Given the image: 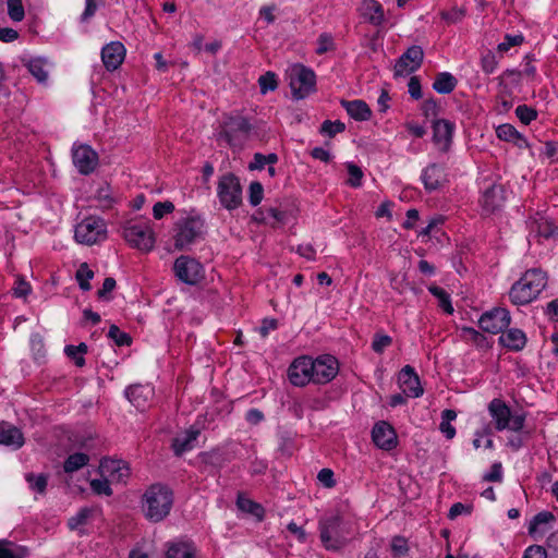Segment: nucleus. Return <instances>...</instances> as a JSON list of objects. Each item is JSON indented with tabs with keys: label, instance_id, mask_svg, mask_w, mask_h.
Returning a JSON list of instances; mask_svg holds the SVG:
<instances>
[{
	"label": "nucleus",
	"instance_id": "ddd939ff",
	"mask_svg": "<svg viewBox=\"0 0 558 558\" xmlns=\"http://www.w3.org/2000/svg\"><path fill=\"white\" fill-rule=\"evenodd\" d=\"M544 289L539 282L535 281H515L509 291L510 300L515 305H525L537 298Z\"/></svg>",
	"mask_w": 558,
	"mask_h": 558
},
{
	"label": "nucleus",
	"instance_id": "c85d7f7f",
	"mask_svg": "<svg viewBox=\"0 0 558 558\" xmlns=\"http://www.w3.org/2000/svg\"><path fill=\"white\" fill-rule=\"evenodd\" d=\"M496 135L499 140L513 143L520 148L527 146L526 138L511 124L505 123L499 125L496 129Z\"/></svg>",
	"mask_w": 558,
	"mask_h": 558
},
{
	"label": "nucleus",
	"instance_id": "0eeeda50",
	"mask_svg": "<svg viewBox=\"0 0 558 558\" xmlns=\"http://www.w3.org/2000/svg\"><path fill=\"white\" fill-rule=\"evenodd\" d=\"M74 238L78 243L93 245L107 238V227L98 217H87L76 225Z\"/></svg>",
	"mask_w": 558,
	"mask_h": 558
},
{
	"label": "nucleus",
	"instance_id": "b1692460",
	"mask_svg": "<svg viewBox=\"0 0 558 558\" xmlns=\"http://www.w3.org/2000/svg\"><path fill=\"white\" fill-rule=\"evenodd\" d=\"M526 340L525 333L518 328H511L499 337L502 347L515 352L524 349Z\"/></svg>",
	"mask_w": 558,
	"mask_h": 558
},
{
	"label": "nucleus",
	"instance_id": "6e6552de",
	"mask_svg": "<svg viewBox=\"0 0 558 558\" xmlns=\"http://www.w3.org/2000/svg\"><path fill=\"white\" fill-rule=\"evenodd\" d=\"M289 80L292 94L298 99H302L313 92L316 83L314 71L302 64H294L290 68Z\"/></svg>",
	"mask_w": 558,
	"mask_h": 558
},
{
	"label": "nucleus",
	"instance_id": "72a5a7b5",
	"mask_svg": "<svg viewBox=\"0 0 558 558\" xmlns=\"http://www.w3.org/2000/svg\"><path fill=\"white\" fill-rule=\"evenodd\" d=\"M89 462V456L83 452H75L70 454L63 462V470L65 473H74Z\"/></svg>",
	"mask_w": 558,
	"mask_h": 558
},
{
	"label": "nucleus",
	"instance_id": "412c9836",
	"mask_svg": "<svg viewBox=\"0 0 558 558\" xmlns=\"http://www.w3.org/2000/svg\"><path fill=\"white\" fill-rule=\"evenodd\" d=\"M454 124L448 120H437L433 124V141L441 151H447L452 142Z\"/></svg>",
	"mask_w": 558,
	"mask_h": 558
},
{
	"label": "nucleus",
	"instance_id": "39448f33",
	"mask_svg": "<svg viewBox=\"0 0 558 558\" xmlns=\"http://www.w3.org/2000/svg\"><path fill=\"white\" fill-rule=\"evenodd\" d=\"M123 236L132 246L149 252L155 246V232L148 222H129L123 228Z\"/></svg>",
	"mask_w": 558,
	"mask_h": 558
},
{
	"label": "nucleus",
	"instance_id": "a18cd8bd",
	"mask_svg": "<svg viewBox=\"0 0 558 558\" xmlns=\"http://www.w3.org/2000/svg\"><path fill=\"white\" fill-rule=\"evenodd\" d=\"M8 14L14 22H21L25 16L22 0H8Z\"/></svg>",
	"mask_w": 558,
	"mask_h": 558
},
{
	"label": "nucleus",
	"instance_id": "4be33fe9",
	"mask_svg": "<svg viewBox=\"0 0 558 558\" xmlns=\"http://www.w3.org/2000/svg\"><path fill=\"white\" fill-rule=\"evenodd\" d=\"M25 442L20 428L8 422H0V445L20 449Z\"/></svg>",
	"mask_w": 558,
	"mask_h": 558
},
{
	"label": "nucleus",
	"instance_id": "4c0bfd02",
	"mask_svg": "<svg viewBox=\"0 0 558 558\" xmlns=\"http://www.w3.org/2000/svg\"><path fill=\"white\" fill-rule=\"evenodd\" d=\"M65 354L72 359L76 366L82 367L85 364L84 354L87 352V345L80 343L78 345H66Z\"/></svg>",
	"mask_w": 558,
	"mask_h": 558
},
{
	"label": "nucleus",
	"instance_id": "bf43d9fd",
	"mask_svg": "<svg viewBox=\"0 0 558 558\" xmlns=\"http://www.w3.org/2000/svg\"><path fill=\"white\" fill-rule=\"evenodd\" d=\"M95 271L87 263H82L76 269L75 279H93Z\"/></svg>",
	"mask_w": 558,
	"mask_h": 558
},
{
	"label": "nucleus",
	"instance_id": "774afa93",
	"mask_svg": "<svg viewBox=\"0 0 558 558\" xmlns=\"http://www.w3.org/2000/svg\"><path fill=\"white\" fill-rule=\"evenodd\" d=\"M31 292V286L28 281H17L13 288V293L17 298H26Z\"/></svg>",
	"mask_w": 558,
	"mask_h": 558
},
{
	"label": "nucleus",
	"instance_id": "7ed1b4c3",
	"mask_svg": "<svg viewBox=\"0 0 558 558\" xmlns=\"http://www.w3.org/2000/svg\"><path fill=\"white\" fill-rule=\"evenodd\" d=\"M318 527L320 542L326 549L338 550L347 544L350 532L339 515L323 518Z\"/></svg>",
	"mask_w": 558,
	"mask_h": 558
},
{
	"label": "nucleus",
	"instance_id": "cd10ccee",
	"mask_svg": "<svg viewBox=\"0 0 558 558\" xmlns=\"http://www.w3.org/2000/svg\"><path fill=\"white\" fill-rule=\"evenodd\" d=\"M341 105L347 113L356 121H366L371 118L372 111L363 100H342Z\"/></svg>",
	"mask_w": 558,
	"mask_h": 558
},
{
	"label": "nucleus",
	"instance_id": "7c9ffc66",
	"mask_svg": "<svg viewBox=\"0 0 558 558\" xmlns=\"http://www.w3.org/2000/svg\"><path fill=\"white\" fill-rule=\"evenodd\" d=\"M29 555L28 548L15 545L10 541H0V558H26Z\"/></svg>",
	"mask_w": 558,
	"mask_h": 558
},
{
	"label": "nucleus",
	"instance_id": "e2e57ef3",
	"mask_svg": "<svg viewBox=\"0 0 558 558\" xmlns=\"http://www.w3.org/2000/svg\"><path fill=\"white\" fill-rule=\"evenodd\" d=\"M523 558H547V554L544 547L533 545L526 548Z\"/></svg>",
	"mask_w": 558,
	"mask_h": 558
},
{
	"label": "nucleus",
	"instance_id": "a19ab883",
	"mask_svg": "<svg viewBox=\"0 0 558 558\" xmlns=\"http://www.w3.org/2000/svg\"><path fill=\"white\" fill-rule=\"evenodd\" d=\"M316 45L315 51L317 54H324L336 48L333 36L330 33H322L317 38Z\"/></svg>",
	"mask_w": 558,
	"mask_h": 558
},
{
	"label": "nucleus",
	"instance_id": "9b49d317",
	"mask_svg": "<svg viewBox=\"0 0 558 558\" xmlns=\"http://www.w3.org/2000/svg\"><path fill=\"white\" fill-rule=\"evenodd\" d=\"M313 383L327 384L331 381L339 372V364L332 355H322L313 360Z\"/></svg>",
	"mask_w": 558,
	"mask_h": 558
},
{
	"label": "nucleus",
	"instance_id": "052dcab7",
	"mask_svg": "<svg viewBox=\"0 0 558 558\" xmlns=\"http://www.w3.org/2000/svg\"><path fill=\"white\" fill-rule=\"evenodd\" d=\"M319 482L328 488L335 486L333 472L330 469H323L317 475Z\"/></svg>",
	"mask_w": 558,
	"mask_h": 558
},
{
	"label": "nucleus",
	"instance_id": "ea45409f",
	"mask_svg": "<svg viewBox=\"0 0 558 558\" xmlns=\"http://www.w3.org/2000/svg\"><path fill=\"white\" fill-rule=\"evenodd\" d=\"M278 161V156L274 153L268 155H263L260 153H256L254 155L253 161L250 163V170H262L266 165H274Z\"/></svg>",
	"mask_w": 558,
	"mask_h": 558
},
{
	"label": "nucleus",
	"instance_id": "37998d69",
	"mask_svg": "<svg viewBox=\"0 0 558 558\" xmlns=\"http://www.w3.org/2000/svg\"><path fill=\"white\" fill-rule=\"evenodd\" d=\"M258 84L262 94H267L268 92H272L278 87L277 76L272 72H267L264 75L259 76Z\"/></svg>",
	"mask_w": 558,
	"mask_h": 558
},
{
	"label": "nucleus",
	"instance_id": "dca6fc26",
	"mask_svg": "<svg viewBox=\"0 0 558 558\" xmlns=\"http://www.w3.org/2000/svg\"><path fill=\"white\" fill-rule=\"evenodd\" d=\"M421 181L427 192L441 189L448 182L446 168L439 163H430L422 170Z\"/></svg>",
	"mask_w": 558,
	"mask_h": 558
},
{
	"label": "nucleus",
	"instance_id": "a878e982",
	"mask_svg": "<svg viewBox=\"0 0 558 558\" xmlns=\"http://www.w3.org/2000/svg\"><path fill=\"white\" fill-rule=\"evenodd\" d=\"M196 548L190 542H172L166 545L165 558H195Z\"/></svg>",
	"mask_w": 558,
	"mask_h": 558
},
{
	"label": "nucleus",
	"instance_id": "aec40b11",
	"mask_svg": "<svg viewBox=\"0 0 558 558\" xmlns=\"http://www.w3.org/2000/svg\"><path fill=\"white\" fill-rule=\"evenodd\" d=\"M398 380L403 395L407 397L417 398L423 393L418 376L411 366L407 365L400 371Z\"/></svg>",
	"mask_w": 558,
	"mask_h": 558
},
{
	"label": "nucleus",
	"instance_id": "69168bd1",
	"mask_svg": "<svg viewBox=\"0 0 558 558\" xmlns=\"http://www.w3.org/2000/svg\"><path fill=\"white\" fill-rule=\"evenodd\" d=\"M484 478L489 482H500L502 478L501 464H493L490 471L484 476Z\"/></svg>",
	"mask_w": 558,
	"mask_h": 558
},
{
	"label": "nucleus",
	"instance_id": "338daca9",
	"mask_svg": "<svg viewBox=\"0 0 558 558\" xmlns=\"http://www.w3.org/2000/svg\"><path fill=\"white\" fill-rule=\"evenodd\" d=\"M522 73L514 69H507L502 72V74L498 77L499 83L502 84L505 80L510 78L512 83L518 84L520 82Z\"/></svg>",
	"mask_w": 558,
	"mask_h": 558
},
{
	"label": "nucleus",
	"instance_id": "864d4df0",
	"mask_svg": "<svg viewBox=\"0 0 558 558\" xmlns=\"http://www.w3.org/2000/svg\"><path fill=\"white\" fill-rule=\"evenodd\" d=\"M347 169L349 173L348 184H350L352 187L361 186L363 179V171L361 170V168L352 162H348Z\"/></svg>",
	"mask_w": 558,
	"mask_h": 558
},
{
	"label": "nucleus",
	"instance_id": "6ab92c4d",
	"mask_svg": "<svg viewBox=\"0 0 558 558\" xmlns=\"http://www.w3.org/2000/svg\"><path fill=\"white\" fill-rule=\"evenodd\" d=\"M373 441L384 450H391L397 446V435L390 424L385 421L375 424L372 430Z\"/></svg>",
	"mask_w": 558,
	"mask_h": 558
},
{
	"label": "nucleus",
	"instance_id": "09e8293b",
	"mask_svg": "<svg viewBox=\"0 0 558 558\" xmlns=\"http://www.w3.org/2000/svg\"><path fill=\"white\" fill-rule=\"evenodd\" d=\"M110 480L108 477L96 478L90 481V488L97 495L111 496L112 489L110 487Z\"/></svg>",
	"mask_w": 558,
	"mask_h": 558
},
{
	"label": "nucleus",
	"instance_id": "f03ea898",
	"mask_svg": "<svg viewBox=\"0 0 558 558\" xmlns=\"http://www.w3.org/2000/svg\"><path fill=\"white\" fill-rule=\"evenodd\" d=\"M205 221L196 210L183 211L172 228L174 246L184 250L204 234Z\"/></svg>",
	"mask_w": 558,
	"mask_h": 558
},
{
	"label": "nucleus",
	"instance_id": "e433bc0d",
	"mask_svg": "<svg viewBox=\"0 0 558 558\" xmlns=\"http://www.w3.org/2000/svg\"><path fill=\"white\" fill-rule=\"evenodd\" d=\"M93 510L89 508H82L75 515L71 517L68 521V526L72 531L81 530L86 525L92 517Z\"/></svg>",
	"mask_w": 558,
	"mask_h": 558
},
{
	"label": "nucleus",
	"instance_id": "1a4fd4ad",
	"mask_svg": "<svg viewBox=\"0 0 558 558\" xmlns=\"http://www.w3.org/2000/svg\"><path fill=\"white\" fill-rule=\"evenodd\" d=\"M424 59V51L420 46H411L402 53L395 64V76H408L418 70Z\"/></svg>",
	"mask_w": 558,
	"mask_h": 558
},
{
	"label": "nucleus",
	"instance_id": "a211bd4d",
	"mask_svg": "<svg viewBox=\"0 0 558 558\" xmlns=\"http://www.w3.org/2000/svg\"><path fill=\"white\" fill-rule=\"evenodd\" d=\"M126 49L120 41H110L101 49V61L108 71L117 70L125 59Z\"/></svg>",
	"mask_w": 558,
	"mask_h": 558
},
{
	"label": "nucleus",
	"instance_id": "f257e3e1",
	"mask_svg": "<svg viewBox=\"0 0 558 558\" xmlns=\"http://www.w3.org/2000/svg\"><path fill=\"white\" fill-rule=\"evenodd\" d=\"M173 504L172 492L161 484L149 486L142 498V511L150 522H160L168 517Z\"/></svg>",
	"mask_w": 558,
	"mask_h": 558
},
{
	"label": "nucleus",
	"instance_id": "20e7f679",
	"mask_svg": "<svg viewBox=\"0 0 558 558\" xmlns=\"http://www.w3.org/2000/svg\"><path fill=\"white\" fill-rule=\"evenodd\" d=\"M488 412L497 430L509 429L520 432L525 422V416L512 413L510 408L501 399H493L488 404Z\"/></svg>",
	"mask_w": 558,
	"mask_h": 558
},
{
	"label": "nucleus",
	"instance_id": "2f4dec72",
	"mask_svg": "<svg viewBox=\"0 0 558 558\" xmlns=\"http://www.w3.org/2000/svg\"><path fill=\"white\" fill-rule=\"evenodd\" d=\"M532 230L535 231L538 236L544 239L558 236V226H556L554 221L544 217L534 221Z\"/></svg>",
	"mask_w": 558,
	"mask_h": 558
},
{
	"label": "nucleus",
	"instance_id": "c756f323",
	"mask_svg": "<svg viewBox=\"0 0 558 558\" xmlns=\"http://www.w3.org/2000/svg\"><path fill=\"white\" fill-rule=\"evenodd\" d=\"M199 435V429L191 427L183 435L174 438L172 447L175 454H181L186 450L193 448V442L197 439Z\"/></svg>",
	"mask_w": 558,
	"mask_h": 558
},
{
	"label": "nucleus",
	"instance_id": "58836bf2",
	"mask_svg": "<svg viewBox=\"0 0 558 558\" xmlns=\"http://www.w3.org/2000/svg\"><path fill=\"white\" fill-rule=\"evenodd\" d=\"M236 505H238L239 509L242 510L243 512L251 513L254 517L262 519L263 513H264L263 508L258 504L254 502L253 500H251L244 496H239Z\"/></svg>",
	"mask_w": 558,
	"mask_h": 558
},
{
	"label": "nucleus",
	"instance_id": "13d9d810",
	"mask_svg": "<svg viewBox=\"0 0 558 558\" xmlns=\"http://www.w3.org/2000/svg\"><path fill=\"white\" fill-rule=\"evenodd\" d=\"M391 549L395 553V555H397V556L407 554V551H408L407 541L400 536L393 537V539L391 542Z\"/></svg>",
	"mask_w": 558,
	"mask_h": 558
},
{
	"label": "nucleus",
	"instance_id": "bb28decb",
	"mask_svg": "<svg viewBox=\"0 0 558 558\" xmlns=\"http://www.w3.org/2000/svg\"><path fill=\"white\" fill-rule=\"evenodd\" d=\"M130 402L137 409L144 410L147 405L149 398L153 395V390L148 386H131L125 391Z\"/></svg>",
	"mask_w": 558,
	"mask_h": 558
},
{
	"label": "nucleus",
	"instance_id": "423d86ee",
	"mask_svg": "<svg viewBox=\"0 0 558 558\" xmlns=\"http://www.w3.org/2000/svg\"><path fill=\"white\" fill-rule=\"evenodd\" d=\"M217 196L221 206L228 210L236 209L242 204V186L240 180L233 173H227L219 178Z\"/></svg>",
	"mask_w": 558,
	"mask_h": 558
},
{
	"label": "nucleus",
	"instance_id": "473e14b6",
	"mask_svg": "<svg viewBox=\"0 0 558 558\" xmlns=\"http://www.w3.org/2000/svg\"><path fill=\"white\" fill-rule=\"evenodd\" d=\"M458 84L457 78L449 72H441L437 74L433 88L439 94L451 93Z\"/></svg>",
	"mask_w": 558,
	"mask_h": 558
},
{
	"label": "nucleus",
	"instance_id": "2eb2a0df",
	"mask_svg": "<svg viewBox=\"0 0 558 558\" xmlns=\"http://www.w3.org/2000/svg\"><path fill=\"white\" fill-rule=\"evenodd\" d=\"M72 157L74 166L82 174L92 173L98 165V155L88 145L74 146Z\"/></svg>",
	"mask_w": 558,
	"mask_h": 558
},
{
	"label": "nucleus",
	"instance_id": "4468645a",
	"mask_svg": "<svg viewBox=\"0 0 558 558\" xmlns=\"http://www.w3.org/2000/svg\"><path fill=\"white\" fill-rule=\"evenodd\" d=\"M99 473L113 483H125L131 475L129 464L123 460L105 458L100 461Z\"/></svg>",
	"mask_w": 558,
	"mask_h": 558
},
{
	"label": "nucleus",
	"instance_id": "9d476101",
	"mask_svg": "<svg viewBox=\"0 0 558 558\" xmlns=\"http://www.w3.org/2000/svg\"><path fill=\"white\" fill-rule=\"evenodd\" d=\"M510 323V313L504 307H496L485 312L478 319L480 327L484 331L494 335L504 331Z\"/></svg>",
	"mask_w": 558,
	"mask_h": 558
},
{
	"label": "nucleus",
	"instance_id": "5701e85b",
	"mask_svg": "<svg viewBox=\"0 0 558 558\" xmlns=\"http://www.w3.org/2000/svg\"><path fill=\"white\" fill-rule=\"evenodd\" d=\"M359 11L364 21L375 26H379L384 22V8L376 0H364Z\"/></svg>",
	"mask_w": 558,
	"mask_h": 558
},
{
	"label": "nucleus",
	"instance_id": "0e129e2a",
	"mask_svg": "<svg viewBox=\"0 0 558 558\" xmlns=\"http://www.w3.org/2000/svg\"><path fill=\"white\" fill-rule=\"evenodd\" d=\"M553 519H554V515L550 512H547V511L539 512L534 517L529 531L532 533L535 530L536 525L547 523V522L551 521Z\"/></svg>",
	"mask_w": 558,
	"mask_h": 558
},
{
	"label": "nucleus",
	"instance_id": "49530a36",
	"mask_svg": "<svg viewBox=\"0 0 558 558\" xmlns=\"http://www.w3.org/2000/svg\"><path fill=\"white\" fill-rule=\"evenodd\" d=\"M345 130V125L340 120L330 121L326 120L323 122L320 126V133L328 135L330 137L335 136L338 133H341Z\"/></svg>",
	"mask_w": 558,
	"mask_h": 558
},
{
	"label": "nucleus",
	"instance_id": "f3484780",
	"mask_svg": "<svg viewBox=\"0 0 558 558\" xmlns=\"http://www.w3.org/2000/svg\"><path fill=\"white\" fill-rule=\"evenodd\" d=\"M177 279H198L204 275L203 265L191 256L182 255L173 264Z\"/></svg>",
	"mask_w": 558,
	"mask_h": 558
},
{
	"label": "nucleus",
	"instance_id": "de8ad7c7",
	"mask_svg": "<svg viewBox=\"0 0 558 558\" xmlns=\"http://www.w3.org/2000/svg\"><path fill=\"white\" fill-rule=\"evenodd\" d=\"M175 207L174 204L170 201L157 202L153 206V217L156 220L162 219L166 215L172 214Z\"/></svg>",
	"mask_w": 558,
	"mask_h": 558
},
{
	"label": "nucleus",
	"instance_id": "79ce46f5",
	"mask_svg": "<svg viewBox=\"0 0 558 558\" xmlns=\"http://www.w3.org/2000/svg\"><path fill=\"white\" fill-rule=\"evenodd\" d=\"M524 43L522 34H507L501 43L498 44L497 50L501 53L508 52L512 47L521 46Z\"/></svg>",
	"mask_w": 558,
	"mask_h": 558
},
{
	"label": "nucleus",
	"instance_id": "c03bdc74",
	"mask_svg": "<svg viewBox=\"0 0 558 558\" xmlns=\"http://www.w3.org/2000/svg\"><path fill=\"white\" fill-rule=\"evenodd\" d=\"M499 61L492 51L485 52L481 58V69L485 74H493L498 68Z\"/></svg>",
	"mask_w": 558,
	"mask_h": 558
},
{
	"label": "nucleus",
	"instance_id": "f704fd0d",
	"mask_svg": "<svg viewBox=\"0 0 558 558\" xmlns=\"http://www.w3.org/2000/svg\"><path fill=\"white\" fill-rule=\"evenodd\" d=\"M457 417V413L453 410L447 409L441 412V422L439 425L440 432L447 439H452L456 436V428L451 424Z\"/></svg>",
	"mask_w": 558,
	"mask_h": 558
},
{
	"label": "nucleus",
	"instance_id": "8fccbe9b",
	"mask_svg": "<svg viewBox=\"0 0 558 558\" xmlns=\"http://www.w3.org/2000/svg\"><path fill=\"white\" fill-rule=\"evenodd\" d=\"M26 481L33 490L44 494L48 484V477L44 474L34 475L32 473L26 475Z\"/></svg>",
	"mask_w": 558,
	"mask_h": 558
},
{
	"label": "nucleus",
	"instance_id": "393cba45",
	"mask_svg": "<svg viewBox=\"0 0 558 558\" xmlns=\"http://www.w3.org/2000/svg\"><path fill=\"white\" fill-rule=\"evenodd\" d=\"M24 65L38 83L44 84L47 82L49 76V64L47 59L43 57H32L24 60Z\"/></svg>",
	"mask_w": 558,
	"mask_h": 558
},
{
	"label": "nucleus",
	"instance_id": "5fc2aeb1",
	"mask_svg": "<svg viewBox=\"0 0 558 558\" xmlns=\"http://www.w3.org/2000/svg\"><path fill=\"white\" fill-rule=\"evenodd\" d=\"M264 196V189L259 182H252L248 187V201L252 206L260 204Z\"/></svg>",
	"mask_w": 558,
	"mask_h": 558
},
{
	"label": "nucleus",
	"instance_id": "6e6d98bb",
	"mask_svg": "<svg viewBox=\"0 0 558 558\" xmlns=\"http://www.w3.org/2000/svg\"><path fill=\"white\" fill-rule=\"evenodd\" d=\"M392 342V339L387 335H376L372 348L375 352L381 353L384 350L389 347Z\"/></svg>",
	"mask_w": 558,
	"mask_h": 558
},
{
	"label": "nucleus",
	"instance_id": "f8f14e48",
	"mask_svg": "<svg viewBox=\"0 0 558 558\" xmlns=\"http://www.w3.org/2000/svg\"><path fill=\"white\" fill-rule=\"evenodd\" d=\"M313 359L310 356L296 357L288 368V377L292 385L303 387L313 381Z\"/></svg>",
	"mask_w": 558,
	"mask_h": 558
},
{
	"label": "nucleus",
	"instance_id": "603ef678",
	"mask_svg": "<svg viewBox=\"0 0 558 558\" xmlns=\"http://www.w3.org/2000/svg\"><path fill=\"white\" fill-rule=\"evenodd\" d=\"M518 119L525 125L536 119L537 112L526 105H520L515 108Z\"/></svg>",
	"mask_w": 558,
	"mask_h": 558
},
{
	"label": "nucleus",
	"instance_id": "680f3d73",
	"mask_svg": "<svg viewBox=\"0 0 558 558\" xmlns=\"http://www.w3.org/2000/svg\"><path fill=\"white\" fill-rule=\"evenodd\" d=\"M97 199L99 201V205L101 207H104V208L110 207L112 204L110 189L108 186L99 189V191L97 192Z\"/></svg>",
	"mask_w": 558,
	"mask_h": 558
},
{
	"label": "nucleus",
	"instance_id": "c9c22d12",
	"mask_svg": "<svg viewBox=\"0 0 558 558\" xmlns=\"http://www.w3.org/2000/svg\"><path fill=\"white\" fill-rule=\"evenodd\" d=\"M429 292L437 298L438 306L447 314L453 313V306L451 304L450 295L444 289L437 286H429Z\"/></svg>",
	"mask_w": 558,
	"mask_h": 558
},
{
	"label": "nucleus",
	"instance_id": "3c124183",
	"mask_svg": "<svg viewBox=\"0 0 558 558\" xmlns=\"http://www.w3.org/2000/svg\"><path fill=\"white\" fill-rule=\"evenodd\" d=\"M108 337L119 347L129 345L131 343V337L126 332L120 330L116 325L110 326Z\"/></svg>",
	"mask_w": 558,
	"mask_h": 558
},
{
	"label": "nucleus",
	"instance_id": "4d7b16f0",
	"mask_svg": "<svg viewBox=\"0 0 558 558\" xmlns=\"http://www.w3.org/2000/svg\"><path fill=\"white\" fill-rule=\"evenodd\" d=\"M408 92L414 99L422 98L421 83L417 76H412L408 84Z\"/></svg>",
	"mask_w": 558,
	"mask_h": 558
}]
</instances>
